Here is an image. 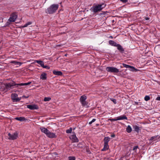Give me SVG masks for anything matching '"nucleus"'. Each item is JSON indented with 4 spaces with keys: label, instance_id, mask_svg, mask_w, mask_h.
I'll return each mask as SVG.
<instances>
[{
    "label": "nucleus",
    "instance_id": "1",
    "mask_svg": "<svg viewBox=\"0 0 160 160\" xmlns=\"http://www.w3.org/2000/svg\"><path fill=\"white\" fill-rule=\"evenodd\" d=\"M31 83V82H29L27 83L16 84L15 82H13L12 83L6 84L5 85V87L7 89L10 90L11 89H12L13 88L14 86L17 85V87H19L20 86L28 85L30 84Z\"/></svg>",
    "mask_w": 160,
    "mask_h": 160
},
{
    "label": "nucleus",
    "instance_id": "2",
    "mask_svg": "<svg viewBox=\"0 0 160 160\" xmlns=\"http://www.w3.org/2000/svg\"><path fill=\"white\" fill-rule=\"evenodd\" d=\"M59 7L58 4H53L51 5L45 10V12L47 14H52L56 12Z\"/></svg>",
    "mask_w": 160,
    "mask_h": 160
},
{
    "label": "nucleus",
    "instance_id": "3",
    "mask_svg": "<svg viewBox=\"0 0 160 160\" xmlns=\"http://www.w3.org/2000/svg\"><path fill=\"white\" fill-rule=\"evenodd\" d=\"M105 5L104 4H98L93 5L90 9L94 13H96L101 11L103 8H104Z\"/></svg>",
    "mask_w": 160,
    "mask_h": 160
},
{
    "label": "nucleus",
    "instance_id": "4",
    "mask_svg": "<svg viewBox=\"0 0 160 160\" xmlns=\"http://www.w3.org/2000/svg\"><path fill=\"white\" fill-rule=\"evenodd\" d=\"M106 70L108 72L112 73H118L119 69L113 67H108L106 68Z\"/></svg>",
    "mask_w": 160,
    "mask_h": 160
},
{
    "label": "nucleus",
    "instance_id": "5",
    "mask_svg": "<svg viewBox=\"0 0 160 160\" xmlns=\"http://www.w3.org/2000/svg\"><path fill=\"white\" fill-rule=\"evenodd\" d=\"M87 98L86 96L85 95L82 96L80 98V102L82 105L83 107L87 106L88 103L86 101Z\"/></svg>",
    "mask_w": 160,
    "mask_h": 160
},
{
    "label": "nucleus",
    "instance_id": "6",
    "mask_svg": "<svg viewBox=\"0 0 160 160\" xmlns=\"http://www.w3.org/2000/svg\"><path fill=\"white\" fill-rule=\"evenodd\" d=\"M11 98L13 102H17L20 101L21 98H18V95L16 93H12L11 95Z\"/></svg>",
    "mask_w": 160,
    "mask_h": 160
},
{
    "label": "nucleus",
    "instance_id": "7",
    "mask_svg": "<svg viewBox=\"0 0 160 160\" xmlns=\"http://www.w3.org/2000/svg\"><path fill=\"white\" fill-rule=\"evenodd\" d=\"M17 18V15L15 13L11 14L10 15V17L9 18L8 21L10 22H14Z\"/></svg>",
    "mask_w": 160,
    "mask_h": 160
},
{
    "label": "nucleus",
    "instance_id": "8",
    "mask_svg": "<svg viewBox=\"0 0 160 160\" xmlns=\"http://www.w3.org/2000/svg\"><path fill=\"white\" fill-rule=\"evenodd\" d=\"M123 66L127 68H129V70L132 72H137L138 71V70L135 68L133 66H132L128 65H127L125 63H123L122 64Z\"/></svg>",
    "mask_w": 160,
    "mask_h": 160
},
{
    "label": "nucleus",
    "instance_id": "9",
    "mask_svg": "<svg viewBox=\"0 0 160 160\" xmlns=\"http://www.w3.org/2000/svg\"><path fill=\"white\" fill-rule=\"evenodd\" d=\"M69 138L73 142H78V139L74 132H73L72 135L69 137Z\"/></svg>",
    "mask_w": 160,
    "mask_h": 160
},
{
    "label": "nucleus",
    "instance_id": "10",
    "mask_svg": "<svg viewBox=\"0 0 160 160\" xmlns=\"http://www.w3.org/2000/svg\"><path fill=\"white\" fill-rule=\"evenodd\" d=\"M9 136V139L11 140H14L16 139L18 137V133L17 132H15L12 134H11L10 133H8Z\"/></svg>",
    "mask_w": 160,
    "mask_h": 160
},
{
    "label": "nucleus",
    "instance_id": "11",
    "mask_svg": "<svg viewBox=\"0 0 160 160\" xmlns=\"http://www.w3.org/2000/svg\"><path fill=\"white\" fill-rule=\"evenodd\" d=\"M46 136L49 138H56L57 137L55 134L49 131H48Z\"/></svg>",
    "mask_w": 160,
    "mask_h": 160
},
{
    "label": "nucleus",
    "instance_id": "12",
    "mask_svg": "<svg viewBox=\"0 0 160 160\" xmlns=\"http://www.w3.org/2000/svg\"><path fill=\"white\" fill-rule=\"evenodd\" d=\"M27 107L31 110L37 109L38 108V106L36 105H27Z\"/></svg>",
    "mask_w": 160,
    "mask_h": 160
},
{
    "label": "nucleus",
    "instance_id": "13",
    "mask_svg": "<svg viewBox=\"0 0 160 160\" xmlns=\"http://www.w3.org/2000/svg\"><path fill=\"white\" fill-rule=\"evenodd\" d=\"M116 47H117L118 49L120 51V52H124V49L120 44H118Z\"/></svg>",
    "mask_w": 160,
    "mask_h": 160
},
{
    "label": "nucleus",
    "instance_id": "14",
    "mask_svg": "<svg viewBox=\"0 0 160 160\" xmlns=\"http://www.w3.org/2000/svg\"><path fill=\"white\" fill-rule=\"evenodd\" d=\"M40 129L41 132L45 134L46 135L48 133V131H49L47 128H45L41 127L40 128Z\"/></svg>",
    "mask_w": 160,
    "mask_h": 160
},
{
    "label": "nucleus",
    "instance_id": "15",
    "mask_svg": "<svg viewBox=\"0 0 160 160\" xmlns=\"http://www.w3.org/2000/svg\"><path fill=\"white\" fill-rule=\"evenodd\" d=\"M117 118H118V120H124V119H125V120L128 119V118H127V117L125 115H124L120 116L119 117H118Z\"/></svg>",
    "mask_w": 160,
    "mask_h": 160
},
{
    "label": "nucleus",
    "instance_id": "16",
    "mask_svg": "<svg viewBox=\"0 0 160 160\" xmlns=\"http://www.w3.org/2000/svg\"><path fill=\"white\" fill-rule=\"evenodd\" d=\"M53 73L54 75L58 76L62 75V72L61 71H57L56 70H53Z\"/></svg>",
    "mask_w": 160,
    "mask_h": 160
},
{
    "label": "nucleus",
    "instance_id": "17",
    "mask_svg": "<svg viewBox=\"0 0 160 160\" xmlns=\"http://www.w3.org/2000/svg\"><path fill=\"white\" fill-rule=\"evenodd\" d=\"M109 43L110 45L115 47H116L118 44L116 42L112 40H109Z\"/></svg>",
    "mask_w": 160,
    "mask_h": 160
},
{
    "label": "nucleus",
    "instance_id": "18",
    "mask_svg": "<svg viewBox=\"0 0 160 160\" xmlns=\"http://www.w3.org/2000/svg\"><path fill=\"white\" fill-rule=\"evenodd\" d=\"M40 78L41 79L43 80L46 79L47 78V74L44 72L42 73L41 74Z\"/></svg>",
    "mask_w": 160,
    "mask_h": 160
},
{
    "label": "nucleus",
    "instance_id": "19",
    "mask_svg": "<svg viewBox=\"0 0 160 160\" xmlns=\"http://www.w3.org/2000/svg\"><path fill=\"white\" fill-rule=\"evenodd\" d=\"M35 62L39 64L42 67H43L44 64V62L40 60H35Z\"/></svg>",
    "mask_w": 160,
    "mask_h": 160
},
{
    "label": "nucleus",
    "instance_id": "20",
    "mask_svg": "<svg viewBox=\"0 0 160 160\" xmlns=\"http://www.w3.org/2000/svg\"><path fill=\"white\" fill-rule=\"evenodd\" d=\"M110 138L108 137H105L104 139V143L108 144L110 141Z\"/></svg>",
    "mask_w": 160,
    "mask_h": 160
},
{
    "label": "nucleus",
    "instance_id": "21",
    "mask_svg": "<svg viewBox=\"0 0 160 160\" xmlns=\"http://www.w3.org/2000/svg\"><path fill=\"white\" fill-rule=\"evenodd\" d=\"M15 119L20 121H24L26 120L25 118L23 117H17L15 118Z\"/></svg>",
    "mask_w": 160,
    "mask_h": 160
},
{
    "label": "nucleus",
    "instance_id": "22",
    "mask_svg": "<svg viewBox=\"0 0 160 160\" xmlns=\"http://www.w3.org/2000/svg\"><path fill=\"white\" fill-rule=\"evenodd\" d=\"M109 146L108 144L104 143V146L103 148L102 149V151H104L108 149Z\"/></svg>",
    "mask_w": 160,
    "mask_h": 160
},
{
    "label": "nucleus",
    "instance_id": "23",
    "mask_svg": "<svg viewBox=\"0 0 160 160\" xmlns=\"http://www.w3.org/2000/svg\"><path fill=\"white\" fill-rule=\"evenodd\" d=\"M10 62L12 63H14L15 65H18L19 66H20L22 64V63L20 62L15 61H12Z\"/></svg>",
    "mask_w": 160,
    "mask_h": 160
},
{
    "label": "nucleus",
    "instance_id": "24",
    "mask_svg": "<svg viewBox=\"0 0 160 160\" xmlns=\"http://www.w3.org/2000/svg\"><path fill=\"white\" fill-rule=\"evenodd\" d=\"M126 131L130 133L132 131V128L130 125H128L126 128Z\"/></svg>",
    "mask_w": 160,
    "mask_h": 160
},
{
    "label": "nucleus",
    "instance_id": "25",
    "mask_svg": "<svg viewBox=\"0 0 160 160\" xmlns=\"http://www.w3.org/2000/svg\"><path fill=\"white\" fill-rule=\"evenodd\" d=\"M133 128L136 132H139V127L137 125H134L133 126Z\"/></svg>",
    "mask_w": 160,
    "mask_h": 160
},
{
    "label": "nucleus",
    "instance_id": "26",
    "mask_svg": "<svg viewBox=\"0 0 160 160\" xmlns=\"http://www.w3.org/2000/svg\"><path fill=\"white\" fill-rule=\"evenodd\" d=\"M72 128H70L66 130V132L67 133H70L72 132Z\"/></svg>",
    "mask_w": 160,
    "mask_h": 160
},
{
    "label": "nucleus",
    "instance_id": "27",
    "mask_svg": "<svg viewBox=\"0 0 160 160\" xmlns=\"http://www.w3.org/2000/svg\"><path fill=\"white\" fill-rule=\"evenodd\" d=\"M51 99V98L50 97H45L44 98V101H48Z\"/></svg>",
    "mask_w": 160,
    "mask_h": 160
},
{
    "label": "nucleus",
    "instance_id": "28",
    "mask_svg": "<svg viewBox=\"0 0 160 160\" xmlns=\"http://www.w3.org/2000/svg\"><path fill=\"white\" fill-rule=\"evenodd\" d=\"M150 99V98L148 96H146L144 97V100L146 101H148Z\"/></svg>",
    "mask_w": 160,
    "mask_h": 160
},
{
    "label": "nucleus",
    "instance_id": "29",
    "mask_svg": "<svg viewBox=\"0 0 160 160\" xmlns=\"http://www.w3.org/2000/svg\"><path fill=\"white\" fill-rule=\"evenodd\" d=\"M32 24V22H28L27 23L24 24L23 26V27H27L28 25H31Z\"/></svg>",
    "mask_w": 160,
    "mask_h": 160
},
{
    "label": "nucleus",
    "instance_id": "30",
    "mask_svg": "<svg viewBox=\"0 0 160 160\" xmlns=\"http://www.w3.org/2000/svg\"><path fill=\"white\" fill-rule=\"evenodd\" d=\"M69 160H75L76 158L75 157H68Z\"/></svg>",
    "mask_w": 160,
    "mask_h": 160
},
{
    "label": "nucleus",
    "instance_id": "31",
    "mask_svg": "<svg viewBox=\"0 0 160 160\" xmlns=\"http://www.w3.org/2000/svg\"><path fill=\"white\" fill-rule=\"evenodd\" d=\"M109 120L110 121H111L112 122L113 121H116L118 120V118L117 117L116 118H113V119H109Z\"/></svg>",
    "mask_w": 160,
    "mask_h": 160
},
{
    "label": "nucleus",
    "instance_id": "32",
    "mask_svg": "<svg viewBox=\"0 0 160 160\" xmlns=\"http://www.w3.org/2000/svg\"><path fill=\"white\" fill-rule=\"evenodd\" d=\"M43 68H47L48 69H50V67L48 66H47V65H44V64H43V66L42 67Z\"/></svg>",
    "mask_w": 160,
    "mask_h": 160
},
{
    "label": "nucleus",
    "instance_id": "33",
    "mask_svg": "<svg viewBox=\"0 0 160 160\" xmlns=\"http://www.w3.org/2000/svg\"><path fill=\"white\" fill-rule=\"evenodd\" d=\"M113 102L114 104H116L117 103V101L116 99L111 98L110 99Z\"/></svg>",
    "mask_w": 160,
    "mask_h": 160
},
{
    "label": "nucleus",
    "instance_id": "34",
    "mask_svg": "<svg viewBox=\"0 0 160 160\" xmlns=\"http://www.w3.org/2000/svg\"><path fill=\"white\" fill-rule=\"evenodd\" d=\"M96 121V119H93L91 121L89 122V124H91L92 122H94Z\"/></svg>",
    "mask_w": 160,
    "mask_h": 160
},
{
    "label": "nucleus",
    "instance_id": "35",
    "mask_svg": "<svg viewBox=\"0 0 160 160\" xmlns=\"http://www.w3.org/2000/svg\"><path fill=\"white\" fill-rule=\"evenodd\" d=\"M138 148V146H135L133 147V150L135 152H136V150Z\"/></svg>",
    "mask_w": 160,
    "mask_h": 160
},
{
    "label": "nucleus",
    "instance_id": "36",
    "mask_svg": "<svg viewBox=\"0 0 160 160\" xmlns=\"http://www.w3.org/2000/svg\"><path fill=\"white\" fill-rule=\"evenodd\" d=\"M155 138H156V137H151V138L150 139H149V140L150 141L152 140H153Z\"/></svg>",
    "mask_w": 160,
    "mask_h": 160
},
{
    "label": "nucleus",
    "instance_id": "37",
    "mask_svg": "<svg viewBox=\"0 0 160 160\" xmlns=\"http://www.w3.org/2000/svg\"><path fill=\"white\" fill-rule=\"evenodd\" d=\"M123 3H126L128 2V0H120Z\"/></svg>",
    "mask_w": 160,
    "mask_h": 160
},
{
    "label": "nucleus",
    "instance_id": "38",
    "mask_svg": "<svg viewBox=\"0 0 160 160\" xmlns=\"http://www.w3.org/2000/svg\"><path fill=\"white\" fill-rule=\"evenodd\" d=\"M156 100H157L160 101V96L157 97Z\"/></svg>",
    "mask_w": 160,
    "mask_h": 160
},
{
    "label": "nucleus",
    "instance_id": "39",
    "mask_svg": "<svg viewBox=\"0 0 160 160\" xmlns=\"http://www.w3.org/2000/svg\"><path fill=\"white\" fill-rule=\"evenodd\" d=\"M145 20H148L149 19V18L148 17H146L145 18Z\"/></svg>",
    "mask_w": 160,
    "mask_h": 160
},
{
    "label": "nucleus",
    "instance_id": "40",
    "mask_svg": "<svg viewBox=\"0 0 160 160\" xmlns=\"http://www.w3.org/2000/svg\"><path fill=\"white\" fill-rule=\"evenodd\" d=\"M115 136V135L114 134H113L111 135V137L112 138L114 137Z\"/></svg>",
    "mask_w": 160,
    "mask_h": 160
},
{
    "label": "nucleus",
    "instance_id": "41",
    "mask_svg": "<svg viewBox=\"0 0 160 160\" xmlns=\"http://www.w3.org/2000/svg\"><path fill=\"white\" fill-rule=\"evenodd\" d=\"M67 54H65V56H67Z\"/></svg>",
    "mask_w": 160,
    "mask_h": 160
},
{
    "label": "nucleus",
    "instance_id": "42",
    "mask_svg": "<svg viewBox=\"0 0 160 160\" xmlns=\"http://www.w3.org/2000/svg\"><path fill=\"white\" fill-rule=\"evenodd\" d=\"M135 103L136 104H138V102H135Z\"/></svg>",
    "mask_w": 160,
    "mask_h": 160
},
{
    "label": "nucleus",
    "instance_id": "43",
    "mask_svg": "<svg viewBox=\"0 0 160 160\" xmlns=\"http://www.w3.org/2000/svg\"><path fill=\"white\" fill-rule=\"evenodd\" d=\"M120 68H122V66H120Z\"/></svg>",
    "mask_w": 160,
    "mask_h": 160
}]
</instances>
